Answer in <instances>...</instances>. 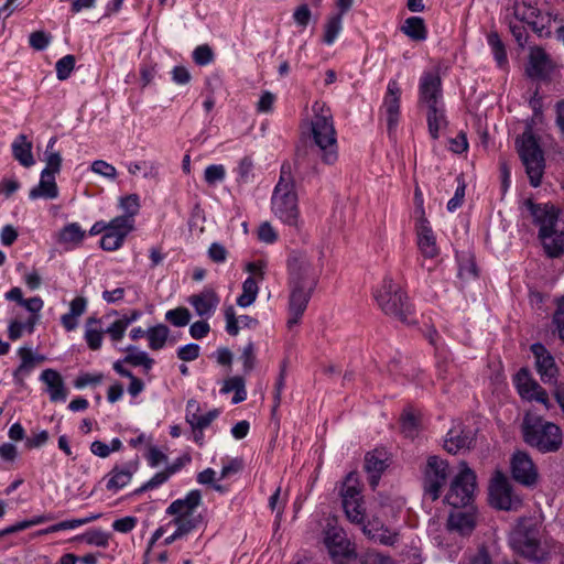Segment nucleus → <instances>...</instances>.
Masks as SVG:
<instances>
[{
  "mask_svg": "<svg viewBox=\"0 0 564 564\" xmlns=\"http://www.w3.org/2000/svg\"><path fill=\"white\" fill-rule=\"evenodd\" d=\"M312 110L308 150L324 164L332 165L338 160L337 132L332 110L321 101H315Z\"/></svg>",
  "mask_w": 564,
  "mask_h": 564,
  "instance_id": "nucleus-1",
  "label": "nucleus"
},
{
  "mask_svg": "<svg viewBox=\"0 0 564 564\" xmlns=\"http://www.w3.org/2000/svg\"><path fill=\"white\" fill-rule=\"evenodd\" d=\"M522 216L531 217L539 227V237L545 252L552 257H558L564 252V219L558 217V210L549 204H535L532 199L523 200Z\"/></svg>",
  "mask_w": 564,
  "mask_h": 564,
  "instance_id": "nucleus-2",
  "label": "nucleus"
},
{
  "mask_svg": "<svg viewBox=\"0 0 564 564\" xmlns=\"http://www.w3.org/2000/svg\"><path fill=\"white\" fill-rule=\"evenodd\" d=\"M273 214L285 225L300 226L299 198L290 163L281 166L280 178L271 198Z\"/></svg>",
  "mask_w": 564,
  "mask_h": 564,
  "instance_id": "nucleus-3",
  "label": "nucleus"
},
{
  "mask_svg": "<svg viewBox=\"0 0 564 564\" xmlns=\"http://www.w3.org/2000/svg\"><path fill=\"white\" fill-rule=\"evenodd\" d=\"M521 431L523 441L540 453H555L563 445L561 427L541 416L525 414Z\"/></svg>",
  "mask_w": 564,
  "mask_h": 564,
  "instance_id": "nucleus-4",
  "label": "nucleus"
},
{
  "mask_svg": "<svg viewBox=\"0 0 564 564\" xmlns=\"http://www.w3.org/2000/svg\"><path fill=\"white\" fill-rule=\"evenodd\" d=\"M375 299L381 311L404 324H414L415 313L401 286L386 278L375 292Z\"/></svg>",
  "mask_w": 564,
  "mask_h": 564,
  "instance_id": "nucleus-5",
  "label": "nucleus"
},
{
  "mask_svg": "<svg viewBox=\"0 0 564 564\" xmlns=\"http://www.w3.org/2000/svg\"><path fill=\"white\" fill-rule=\"evenodd\" d=\"M516 147L525 167L530 184L533 187H538L541 184L544 172V156L531 127H528L524 132L516 139Z\"/></svg>",
  "mask_w": 564,
  "mask_h": 564,
  "instance_id": "nucleus-6",
  "label": "nucleus"
},
{
  "mask_svg": "<svg viewBox=\"0 0 564 564\" xmlns=\"http://www.w3.org/2000/svg\"><path fill=\"white\" fill-rule=\"evenodd\" d=\"M289 284L316 289L322 272V263L303 250H292L286 260Z\"/></svg>",
  "mask_w": 564,
  "mask_h": 564,
  "instance_id": "nucleus-7",
  "label": "nucleus"
},
{
  "mask_svg": "<svg viewBox=\"0 0 564 564\" xmlns=\"http://www.w3.org/2000/svg\"><path fill=\"white\" fill-rule=\"evenodd\" d=\"M509 543L514 552L532 561H542L545 551L540 544V530L530 521H521L510 533Z\"/></svg>",
  "mask_w": 564,
  "mask_h": 564,
  "instance_id": "nucleus-8",
  "label": "nucleus"
},
{
  "mask_svg": "<svg viewBox=\"0 0 564 564\" xmlns=\"http://www.w3.org/2000/svg\"><path fill=\"white\" fill-rule=\"evenodd\" d=\"M476 490V475L465 462L460 464V471L451 482L445 501L454 508L467 507L474 500Z\"/></svg>",
  "mask_w": 564,
  "mask_h": 564,
  "instance_id": "nucleus-9",
  "label": "nucleus"
},
{
  "mask_svg": "<svg viewBox=\"0 0 564 564\" xmlns=\"http://www.w3.org/2000/svg\"><path fill=\"white\" fill-rule=\"evenodd\" d=\"M448 477L449 468L447 462L437 456H430L424 468L423 477L425 495L433 501L437 500Z\"/></svg>",
  "mask_w": 564,
  "mask_h": 564,
  "instance_id": "nucleus-10",
  "label": "nucleus"
},
{
  "mask_svg": "<svg viewBox=\"0 0 564 564\" xmlns=\"http://www.w3.org/2000/svg\"><path fill=\"white\" fill-rule=\"evenodd\" d=\"M324 543L336 564H343L345 558H349L354 555V549L345 531L337 527L334 520L327 521L324 530Z\"/></svg>",
  "mask_w": 564,
  "mask_h": 564,
  "instance_id": "nucleus-11",
  "label": "nucleus"
},
{
  "mask_svg": "<svg viewBox=\"0 0 564 564\" xmlns=\"http://www.w3.org/2000/svg\"><path fill=\"white\" fill-rule=\"evenodd\" d=\"M489 499L491 506L500 510H516L521 505V499L512 492L510 481L500 471L491 479Z\"/></svg>",
  "mask_w": 564,
  "mask_h": 564,
  "instance_id": "nucleus-12",
  "label": "nucleus"
},
{
  "mask_svg": "<svg viewBox=\"0 0 564 564\" xmlns=\"http://www.w3.org/2000/svg\"><path fill=\"white\" fill-rule=\"evenodd\" d=\"M419 104L426 108L444 105L442 79L437 68L423 72L419 84Z\"/></svg>",
  "mask_w": 564,
  "mask_h": 564,
  "instance_id": "nucleus-13",
  "label": "nucleus"
},
{
  "mask_svg": "<svg viewBox=\"0 0 564 564\" xmlns=\"http://www.w3.org/2000/svg\"><path fill=\"white\" fill-rule=\"evenodd\" d=\"M289 318L286 325L289 328L297 325L307 308L308 302L315 289L305 285L289 284Z\"/></svg>",
  "mask_w": 564,
  "mask_h": 564,
  "instance_id": "nucleus-14",
  "label": "nucleus"
},
{
  "mask_svg": "<svg viewBox=\"0 0 564 564\" xmlns=\"http://www.w3.org/2000/svg\"><path fill=\"white\" fill-rule=\"evenodd\" d=\"M401 88L395 79H391L387 86V93L383 98L382 113L384 116L388 132L391 135L400 119Z\"/></svg>",
  "mask_w": 564,
  "mask_h": 564,
  "instance_id": "nucleus-15",
  "label": "nucleus"
},
{
  "mask_svg": "<svg viewBox=\"0 0 564 564\" xmlns=\"http://www.w3.org/2000/svg\"><path fill=\"white\" fill-rule=\"evenodd\" d=\"M514 383L518 393L522 399L529 401H536L544 405L546 410L550 409V400L546 391L533 380L527 369H520L514 377Z\"/></svg>",
  "mask_w": 564,
  "mask_h": 564,
  "instance_id": "nucleus-16",
  "label": "nucleus"
},
{
  "mask_svg": "<svg viewBox=\"0 0 564 564\" xmlns=\"http://www.w3.org/2000/svg\"><path fill=\"white\" fill-rule=\"evenodd\" d=\"M511 474L514 480L528 487L535 485L539 477L534 463L524 452L513 454L511 459Z\"/></svg>",
  "mask_w": 564,
  "mask_h": 564,
  "instance_id": "nucleus-17",
  "label": "nucleus"
},
{
  "mask_svg": "<svg viewBox=\"0 0 564 564\" xmlns=\"http://www.w3.org/2000/svg\"><path fill=\"white\" fill-rule=\"evenodd\" d=\"M360 525L364 534L376 543L393 546L399 541V532L386 527L377 517H373L367 523L364 521V524Z\"/></svg>",
  "mask_w": 564,
  "mask_h": 564,
  "instance_id": "nucleus-18",
  "label": "nucleus"
},
{
  "mask_svg": "<svg viewBox=\"0 0 564 564\" xmlns=\"http://www.w3.org/2000/svg\"><path fill=\"white\" fill-rule=\"evenodd\" d=\"M531 351L535 358L536 370L544 383H551L556 379L557 367L553 356L540 343L531 346Z\"/></svg>",
  "mask_w": 564,
  "mask_h": 564,
  "instance_id": "nucleus-19",
  "label": "nucleus"
},
{
  "mask_svg": "<svg viewBox=\"0 0 564 564\" xmlns=\"http://www.w3.org/2000/svg\"><path fill=\"white\" fill-rule=\"evenodd\" d=\"M551 68V59L544 50L540 46H532L525 67L527 75L533 79H544L549 76Z\"/></svg>",
  "mask_w": 564,
  "mask_h": 564,
  "instance_id": "nucleus-20",
  "label": "nucleus"
},
{
  "mask_svg": "<svg viewBox=\"0 0 564 564\" xmlns=\"http://www.w3.org/2000/svg\"><path fill=\"white\" fill-rule=\"evenodd\" d=\"M187 301L199 317L209 318L216 312L220 299L213 289L205 288L198 294L191 295Z\"/></svg>",
  "mask_w": 564,
  "mask_h": 564,
  "instance_id": "nucleus-21",
  "label": "nucleus"
},
{
  "mask_svg": "<svg viewBox=\"0 0 564 564\" xmlns=\"http://www.w3.org/2000/svg\"><path fill=\"white\" fill-rule=\"evenodd\" d=\"M138 467V459L130 460L121 466L116 465L107 475L106 488L110 491L122 489L130 482Z\"/></svg>",
  "mask_w": 564,
  "mask_h": 564,
  "instance_id": "nucleus-22",
  "label": "nucleus"
},
{
  "mask_svg": "<svg viewBox=\"0 0 564 564\" xmlns=\"http://www.w3.org/2000/svg\"><path fill=\"white\" fill-rule=\"evenodd\" d=\"M200 411V404L198 401L195 399L187 401L185 421L191 429H207L220 414L218 409H213L205 414H202Z\"/></svg>",
  "mask_w": 564,
  "mask_h": 564,
  "instance_id": "nucleus-23",
  "label": "nucleus"
},
{
  "mask_svg": "<svg viewBox=\"0 0 564 564\" xmlns=\"http://www.w3.org/2000/svg\"><path fill=\"white\" fill-rule=\"evenodd\" d=\"M202 503L199 490H191L184 498L176 499L166 509V513L174 517H196L195 510ZM197 517H200L197 514Z\"/></svg>",
  "mask_w": 564,
  "mask_h": 564,
  "instance_id": "nucleus-24",
  "label": "nucleus"
},
{
  "mask_svg": "<svg viewBox=\"0 0 564 564\" xmlns=\"http://www.w3.org/2000/svg\"><path fill=\"white\" fill-rule=\"evenodd\" d=\"M417 247L425 258L438 254L436 238L426 218H420L416 225Z\"/></svg>",
  "mask_w": 564,
  "mask_h": 564,
  "instance_id": "nucleus-25",
  "label": "nucleus"
},
{
  "mask_svg": "<svg viewBox=\"0 0 564 564\" xmlns=\"http://www.w3.org/2000/svg\"><path fill=\"white\" fill-rule=\"evenodd\" d=\"M476 527V514L469 510H460L456 508L455 511L451 512L447 520V528L449 531L459 533L460 535L470 534Z\"/></svg>",
  "mask_w": 564,
  "mask_h": 564,
  "instance_id": "nucleus-26",
  "label": "nucleus"
},
{
  "mask_svg": "<svg viewBox=\"0 0 564 564\" xmlns=\"http://www.w3.org/2000/svg\"><path fill=\"white\" fill-rule=\"evenodd\" d=\"M40 379L46 384V391L52 402H64L67 398V389L59 372L54 369L42 371Z\"/></svg>",
  "mask_w": 564,
  "mask_h": 564,
  "instance_id": "nucleus-27",
  "label": "nucleus"
},
{
  "mask_svg": "<svg viewBox=\"0 0 564 564\" xmlns=\"http://www.w3.org/2000/svg\"><path fill=\"white\" fill-rule=\"evenodd\" d=\"M474 442L475 434L473 431H465L457 426L447 433L444 447L448 453L457 454L458 452L469 449Z\"/></svg>",
  "mask_w": 564,
  "mask_h": 564,
  "instance_id": "nucleus-28",
  "label": "nucleus"
},
{
  "mask_svg": "<svg viewBox=\"0 0 564 564\" xmlns=\"http://www.w3.org/2000/svg\"><path fill=\"white\" fill-rule=\"evenodd\" d=\"M387 460V453L383 449H375L366 455L365 468L372 488L378 485L381 474L388 467Z\"/></svg>",
  "mask_w": 564,
  "mask_h": 564,
  "instance_id": "nucleus-29",
  "label": "nucleus"
},
{
  "mask_svg": "<svg viewBox=\"0 0 564 564\" xmlns=\"http://www.w3.org/2000/svg\"><path fill=\"white\" fill-rule=\"evenodd\" d=\"M58 196V187L55 182V175L48 173V171H42L40 183L37 186L33 187L29 197L31 199L45 198V199H54Z\"/></svg>",
  "mask_w": 564,
  "mask_h": 564,
  "instance_id": "nucleus-30",
  "label": "nucleus"
},
{
  "mask_svg": "<svg viewBox=\"0 0 564 564\" xmlns=\"http://www.w3.org/2000/svg\"><path fill=\"white\" fill-rule=\"evenodd\" d=\"M426 109L429 133L432 139L436 140L440 138L441 132L447 127L445 108L444 105H440L427 107Z\"/></svg>",
  "mask_w": 564,
  "mask_h": 564,
  "instance_id": "nucleus-31",
  "label": "nucleus"
},
{
  "mask_svg": "<svg viewBox=\"0 0 564 564\" xmlns=\"http://www.w3.org/2000/svg\"><path fill=\"white\" fill-rule=\"evenodd\" d=\"M12 153L14 159L25 167L32 166L35 162L32 154V143L28 141L24 134L18 135L13 141Z\"/></svg>",
  "mask_w": 564,
  "mask_h": 564,
  "instance_id": "nucleus-32",
  "label": "nucleus"
},
{
  "mask_svg": "<svg viewBox=\"0 0 564 564\" xmlns=\"http://www.w3.org/2000/svg\"><path fill=\"white\" fill-rule=\"evenodd\" d=\"M18 355L21 362L13 373L17 381L20 380V377L28 375L35 367L36 362H42L44 360L43 356H35L32 352V349L25 346L19 348Z\"/></svg>",
  "mask_w": 564,
  "mask_h": 564,
  "instance_id": "nucleus-33",
  "label": "nucleus"
},
{
  "mask_svg": "<svg viewBox=\"0 0 564 564\" xmlns=\"http://www.w3.org/2000/svg\"><path fill=\"white\" fill-rule=\"evenodd\" d=\"M401 31L413 41H424L427 37V30L421 17L405 19Z\"/></svg>",
  "mask_w": 564,
  "mask_h": 564,
  "instance_id": "nucleus-34",
  "label": "nucleus"
},
{
  "mask_svg": "<svg viewBox=\"0 0 564 564\" xmlns=\"http://www.w3.org/2000/svg\"><path fill=\"white\" fill-rule=\"evenodd\" d=\"M100 321L96 317H89L86 321L85 339L91 350H98L102 344L104 330L98 327Z\"/></svg>",
  "mask_w": 564,
  "mask_h": 564,
  "instance_id": "nucleus-35",
  "label": "nucleus"
},
{
  "mask_svg": "<svg viewBox=\"0 0 564 564\" xmlns=\"http://www.w3.org/2000/svg\"><path fill=\"white\" fill-rule=\"evenodd\" d=\"M169 335H170V329L164 324H159V325H155L153 327H150L147 330V337H148V340H149V347L152 350L162 349L165 346V344H166Z\"/></svg>",
  "mask_w": 564,
  "mask_h": 564,
  "instance_id": "nucleus-36",
  "label": "nucleus"
},
{
  "mask_svg": "<svg viewBox=\"0 0 564 564\" xmlns=\"http://www.w3.org/2000/svg\"><path fill=\"white\" fill-rule=\"evenodd\" d=\"M56 141V137H52L46 145V150L44 153V161L46 163V166L43 171H48V173H52L53 175L59 173L62 165L61 153L54 150Z\"/></svg>",
  "mask_w": 564,
  "mask_h": 564,
  "instance_id": "nucleus-37",
  "label": "nucleus"
},
{
  "mask_svg": "<svg viewBox=\"0 0 564 564\" xmlns=\"http://www.w3.org/2000/svg\"><path fill=\"white\" fill-rule=\"evenodd\" d=\"M124 350L129 352L123 358L126 364L132 365L134 367L141 366L145 372L151 370L154 360L145 351H139L134 346H129Z\"/></svg>",
  "mask_w": 564,
  "mask_h": 564,
  "instance_id": "nucleus-38",
  "label": "nucleus"
},
{
  "mask_svg": "<svg viewBox=\"0 0 564 564\" xmlns=\"http://www.w3.org/2000/svg\"><path fill=\"white\" fill-rule=\"evenodd\" d=\"M343 29V17L341 14H333L327 18L324 25L323 42L327 45H332Z\"/></svg>",
  "mask_w": 564,
  "mask_h": 564,
  "instance_id": "nucleus-39",
  "label": "nucleus"
},
{
  "mask_svg": "<svg viewBox=\"0 0 564 564\" xmlns=\"http://www.w3.org/2000/svg\"><path fill=\"white\" fill-rule=\"evenodd\" d=\"M202 523V517H174L166 527L175 525L176 532L181 538L189 534Z\"/></svg>",
  "mask_w": 564,
  "mask_h": 564,
  "instance_id": "nucleus-40",
  "label": "nucleus"
},
{
  "mask_svg": "<svg viewBox=\"0 0 564 564\" xmlns=\"http://www.w3.org/2000/svg\"><path fill=\"white\" fill-rule=\"evenodd\" d=\"M259 288L257 281L249 276L242 283V293L237 299V305L240 307L250 306L257 299Z\"/></svg>",
  "mask_w": 564,
  "mask_h": 564,
  "instance_id": "nucleus-41",
  "label": "nucleus"
},
{
  "mask_svg": "<svg viewBox=\"0 0 564 564\" xmlns=\"http://www.w3.org/2000/svg\"><path fill=\"white\" fill-rule=\"evenodd\" d=\"M343 508L347 519L356 524H364L366 518L364 501L361 500H347L343 502Z\"/></svg>",
  "mask_w": 564,
  "mask_h": 564,
  "instance_id": "nucleus-42",
  "label": "nucleus"
},
{
  "mask_svg": "<svg viewBox=\"0 0 564 564\" xmlns=\"http://www.w3.org/2000/svg\"><path fill=\"white\" fill-rule=\"evenodd\" d=\"M133 228L134 219H131L129 216H118L108 223V231L117 234L123 239H126Z\"/></svg>",
  "mask_w": 564,
  "mask_h": 564,
  "instance_id": "nucleus-43",
  "label": "nucleus"
},
{
  "mask_svg": "<svg viewBox=\"0 0 564 564\" xmlns=\"http://www.w3.org/2000/svg\"><path fill=\"white\" fill-rule=\"evenodd\" d=\"M76 539L85 541L89 545L107 547L109 544L110 534L102 530L95 529L76 536Z\"/></svg>",
  "mask_w": 564,
  "mask_h": 564,
  "instance_id": "nucleus-44",
  "label": "nucleus"
},
{
  "mask_svg": "<svg viewBox=\"0 0 564 564\" xmlns=\"http://www.w3.org/2000/svg\"><path fill=\"white\" fill-rule=\"evenodd\" d=\"M419 417L412 410H405L401 417L402 433L410 438H414L419 433Z\"/></svg>",
  "mask_w": 564,
  "mask_h": 564,
  "instance_id": "nucleus-45",
  "label": "nucleus"
},
{
  "mask_svg": "<svg viewBox=\"0 0 564 564\" xmlns=\"http://www.w3.org/2000/svg\"><path fill=\"white\" fill-rule=\"evenodd\" d=\"M361 491L357 484V478L354 474H349L341 488V500L343 502L347 500H361Z\"/></svg>",
  "mask_w": 564,
  "mask_h": 564,
  "instance_id": "nucleus-46",
  "label": "nucleus"
},
{
  "mask_svg": "<svg viewBox=\"0 0 564 564\" xmlns=\"http://www.w3.org/2000/svg\"><path fill=\"white\" fill-rule=\"evenodd\" d=\"M551 23L552 17L550 13H541V11L536 10V15H534L530 26L539 36H549L551 34Z\"/></svg>",
  "mask_w": 564,
  "mask_h": 564,
  "instance_id": "nucleus-47",
  "label": "nucleus"
},
{
  "mask_svg": "<svg viewBox=\"0 0 564 564\" xmlns=\"http://www.w3.org/2000/svg\"><path fill=\"white\" fill-rule=\"evenodd\" d=\"M178 470V466H169L166 470L156 473L150 480L143 484L137 492H143L147 490L154 489L161 485H163L171 475L175 474Z\"/></svg>",
  "mask_w": 564,
  "mask_h": 564,
  "instance_id": "nucleus-48",
  "label": "nucleus"
},
{
  "mask_svg": "<svg viewBox=\"0 0 564 564\" xmlns=\"http://www.w3.org/2000/svg\"><path fill=\"white\" fill-rule=\"evenodd\" d=\"M84 230L77 223L65 226L59 232V240L64 243H78L84 238Z\"/></svg>",
  "mask_w": 564,
  "mask_h": 564,
  "instance_id": "nucleus-49",
  "label": "nucleus"
},
{
  "mask_svg": "<svg viewBox=\"0 0 564 564\" xmlns=\"http://www.w3.org/2000/svg\"><path fill=\"white\" fill-rule=\"evenodd\" d=\"M165 319L176 327L186 326L191 321V313L188 308L180 306L169 310L165 313Z\"/></svg>",
  "mask_w": 564,
  "mask_h": 564,
  "instance_id": "nucleus-50",
  "label": "nucleus"
},
{
  "mask_svg": "<svg viewBox=\"0 0 564 564\" xmlns=\"http://www.w3.org/2000/svg\"><path fill=\"white\" fill-rule=\"evenodd\" d=\"M536 8L529 3L519 2L513 6V15L517 19V22L530 25L534 15H536Z\"/></svg>",
  "mask_w": 564,
  "mask_h": 564,
  "instance_id": "nucleus-51",
  "label": "nucleus"
},
{
  "mask_svg": "<svg viewBox=\"0 0 564 564\" xmlns=\"http://www.w3.org/2000/svg\"><path fill=\"white\" fill-rule=\"evenodd\" d=\"M488 43L491 46L495 59L497 61L498 65L502 67L507 64V53L505 50V45L501 42L498 33L491 32L488 34Z\"/></svg>",
  "mask_w": 564,
  "mask_h": 564,
  "instance_id": "nucleus-52",
  "label": "nucleus"
},
{
  "mask_svg": "<svg viewBox=\"0 0 564 564\" xmlns=\"http://www.w3.org/2000/svg\"><path fill=\"white\" fill-rule=\"evenodd\" d=\"M128 171L132 175H137L139 172L143 173V177H155L158 175V165L152 161H139L132 162L128 165Z\"/></svg>",
  "mask_w": 564,
  "mask_h": 564,
  "instance_id": "nucleus-53",
  "label": "nucleus"
},
{
  "mask_svg": "<svg viewBox=\"0 0 564 564\" xmlns=\"http://www.w3.org/2000/svg\"><path fill=\"white\" fill-rule=\"evenodd\" d=\"M458 276L462 279H470L477 275L474 258L468 254H462L458 258Z\"/></svg>",
  "mask_w": 564,
  "mask_h": 564,
  "instance_id": "nucleus-54",
  "label": "nucleus"
},
{
  "mask_svg": "<svg viewBox=\"0 0 564 564\" xmlns=\"http://www.w3.org/2000/svg\"><path fill=\"white\" fill-rule=\"evenodd\" d=\"M75 62L76 61L73 55H65L56 62V76L59 80H65L70 76L75 67Z\"/></svg>",
  "mask_w": 564,
  "mask_h": 564,
  "instance_id": "nucleus-55",
  "label": "nucleus"
},
{
  "mask_svg": "<svg viewBox=\"0 0 564 564\" xmlns=\"http://www.w3.org/2000/svg\"><path fill=\"white\" fill-rule=\"evenodd\" d=\"M226 176V170L221 164H212L205 169L204 178L207 184L215 185L223 182Z\"/></svg>",
  "mask_w": 564,
  "mask_h": 564,
  "instance_id": "nucleus-56",
  "label": "nucleus"
},
{
  "mask_svg": "<svg viewBox=\"0 0 564 564\" xmlns=\"http://www.w3.org/2000/svg\"><path fill=\"white\" fill-rule=\"evenodd\" d=\"M91 171L111 181L117 178V170L113 165L102 160H96L91 163Z\"/></svg>",
  "mask_w": 564,
  "mask_h": 564,
  "instance_id": "nucleus-57",
  "label": "nucleus"
},
{
  "mask_svg": "<svg viewBox=\"0 0 564 564\" xmlns=\"http://www.w3.org/2000/svg\"><path fill=\"white\" fill-rule=\"evenodd\" d=\"M120 207L124 212L123 216H129L131 219L138 214L140 208L139 196L131 194L120 199Z\"/></svg>",
  "mask_w": 564,
  "mask_h": 564,
  "instance_id": "nucleus-58",
  "label": "nucleus"
},
{
  "mask_svg": "<svg viewBox=\"0 0 564 564\" xmlns=\"http://www.w3.org/2000/svg\"><path fill=\"white\" fill-rule=\"evenodd\" d=\"M193 59L197 65H208L214 59V52L207 44L198 45L193 52Z\"/></svg>",
  "mask_w": 564,
  "mask_h": 564,
  "instance_id": "nucleus-59",
  "label": "nucleus"
},
{
  "mask_svg": "<svg viewBox=\"0 0 564 564\" xmlns=\"http://www.w3.org/2000/svg\"><path fill=\"white\" fill-rule=\"evenodd\" d=\"M253 162L250 158L246 156L241 159L237 167L238 182L248 183L252 178Z\"/></svg>",
  "mask_w": 564,
  "mask_h": 564,
  "instance_id": "nucleus-60",
  "label": "nucleus"
},
{
  "mask_svg": "<svg viewBox=\"0 0 564 564\" xmlns=\"http://www.w3.org/2000/svg\"><path fill=\"white\" fill-rule=\"evenodd\" d=\"M123 241H124V239L121 238V236H118L117 234L107 231L101 237L100 247L104 250L113 251V250L119 249L122 246Z\"/></svg>",
  "mask_w": 564,
  "mask_h": 564,
  "instance_id": "nucleus-61",
  "label": "nucleus"
},
{
  "mask_svg": "<svg viewBox=\"0 0 564 564\" xmlns=\"http://www.w3.org/2000/svg\"><path fill=\"white\" fill-rule=\"evenodd\" d=\"M199 351L197 344H187L177 349V357L183 361H193L199 357Z\"/></svg>",
  "mask_w": 564,
  "mask_h": 564,
  "instance_id": "nucleus-62",
  "label": "nucleus"
},
{
  "mask_svg": "<svg viewBox=\"0 0 564 564\" xmlns=\"http://www.w3.org/2000/svg\"><path fill=\"white\" fill-rule=\"evenodd\" d=\"M311 17L312 12L307 4L299 6L293 12V20L301 28H306L308 25Z\"/></svg>",
  "mask_w": 564,
  "mask_h": 564,
  "instance_id": "nucleus-63",
  "label": "nucleus"
},
{
  "mask_svg": "<svg viewBox=\"0 0 564 564\" xmlns=\"http://www.w3.org/2000/svg\"><path fill=\"white\" fill-rule=\"evenodd\" d=\"M553 322L556 324L560 337L564 341V295L557 300V310L554 313Z\"/></svg>",
  "mask_w": 564,
  "mask_h": 564,
  "instance_id": "nucleus-64",
  "label": "nucleus"
}]
</instances>
